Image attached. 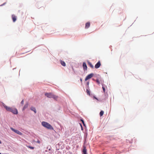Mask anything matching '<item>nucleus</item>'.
Segmentation results:
<instances>
[{"label":"nucleus","mask_w":154,"mask_h":154,"mask_svg":"<svg viewBox=\"0 0 154 154\" xmlns=\"http://www.w3.org/2000/svg\"><path fill=\"white\" fill-rule=\"evenodd\" d=\"M12 18L13 22H15L17 20L16 17L15 15L13 14L12 15Z\"/></svg>","instance_id":"obj_9"},{"label":"nucleus","mask_w":154,"mask_h":154,"mask_svg":"<svg viewBox=\"0 0 154 154\" xmlns=\"http://www.w3.org/2000/svg\"><path fill=\"white\" fill-rule=\"evenodd\" d=\"M45 96L50 98H53L54 100H57L58 97L51 93H46L45 94Z\"/></svg>","instance_id":"obj_1"},{"label":"nucleus","mask_w":154,"mask_h":154,"mask_svg":"<svg viewBox=\"0 0 154 154\" xmlns=\"http://www.w3.org/2000/svg\"><path fill=\"white\" fill-rule=\"evenodd\" d=\"M23 100L21 102V104L23 105Z\"/></svg>","instance_id":"obj_22"},{"label":"nucleus","mask_w":154,"mask_h":154,"mask_svg":"<svg viewBox=\"0 0 154 154\" xmlns=\"http://www.w3.org/2000/svg\"><path fill=\"white\" fill-rule=\"evenodd\" d=\"M27 146L28 148H30V149H33L34 148V147L31 146Z\"/></svg>","instance_id":"obj_17"},{"label":"nucleus","mask_w":154,"mask_h":154,"mask_svg":"<svg viewBox=\"0 0 154 154\" xmlns=\"http://www.w3.org/2000/svg\"><path fill=\"white\" fill-rule=\"evenodd\" d=\"M95 81H96V82H97V83L98 84H100V81L98 79H97Z\"/></svg>","instance_id":"obj_18"},{"label":"nucleus","mask_w":154,"mask_h":154,"mask_svg":"<svg viewBox=\"0 0 154 154\" xmlns=\"http://www.w3.org/2000/svg\"><path fill=\"white\" fill-rule=\"evenodd\" d=\"M104 113V112L103 111H101L100 113V116H102Z\"/></svg>","instance_id":"obj_16"},{"label":"nucleus","mask_w":154,"mask_h":154,"mask_svg":"<svg viewBox=\"0 0 154 154\" xmlns=\"http://www.w3.org/2000/svg\"><path fill=\"white\" fill-rule=\"evenodd\" d=\"M3 106L5 108L6 110L8 111H10L11 110L12 108L10 107L6 106L5 104H3Z\"/></svg>","instance_id":"obj_6"},{"label":"nucleus","mask_w":154,"mask_h":154,"mask_svg":"<svg viewBox=\"0 0 154 154\" xmlns=\"http://www.w3.org/2000/svg\"><path fill=\"white\" fill-rule=\"evenodd\" d=\"M101 66V63L100 61H99L95 66V68L96 69L99 68Z\"/></svg>","instance_id":"obj_7"},{"label":"nucleus","mask_w":154,"mask_h":154,"mask_svg":"<svg viewBox=\"0 0 154 154\" xmlns=\"http://www.w3.org/2000/svg\"><path fill=\"white\" fill-rule=\"evenodd\" d=\"M80 81L81 82H82V78H81L80 79Z\"/></svg>","instance_id":"obj_24"},{"label":"nucleus","mask_w":154,"mask_h":154,"mask_svg":"<svg viewBox=\"0 0 154 154\" xmlns=\"http://www.w3.org/2000/svg\"><path fill=\"white\" fill-rule=\"evenodd\" d=\"M0 143H1V141L0 140Z\"/></svg>","instance_id":"obj_25"},{"label":"nucleus","mask_w":154,"mask_h":154,"mask_svg":"<svg viewBox=\"0 0 154 154\" xmlns=\"http://www.w3.org/2000/svg\"><path fill=\"white\" fill-rule=\"evenodd\" d=\"M82 150L83 154H87V150L86 149V147L85 146H84Z\"/></svg>","instance_id":"obj_8"},{"label":"nucleus","mask_w":154,"mask_h":154,"mask_svg":"<svg viewBox=\"0 0 154 154\" xmlns=\"http://www.w3.org/2000/svg\"><path fill=\"white\" fill-rule=\"evenodd\" d=\"M86 92L89 95H90V93L89 90H88V89H87Z\"/></svg>","instance_id":"obj_20"},{"label":"nucleus","mask_w":154,"mask_h":154,"mask_svg":"<svg viewBox=\"0 0 154 154\" xmlns=\"http://www.w3.org/2000/svg\"><path fill=\"white\" fill-rule=\"evenodd\" d=\"M81 121H82V123L84 125H85V124L84 123V122L83 120H81Z\"/></svg>","instance_id":"obj_21"},{"label":"nucleus","mask_w":154,"mask_h":154,"mask_svg":"<svg viewBox=\"0 0 154 154\" xmlns=\"http://www.w3.org/2000/svg\"><path fill=\"white\" fill-rule=\"evenodd\" d=\"M94 75L93 73H91L88 75L85 78V81H87L89 79L91 78Z\"/></svg>","instance_id":"obj_3"},{"label":"nucleus","mask_w":154,"mask_h":154,"mask_svg":"<svg viewBox=\"0 0 154 154\" xmlns=\"http://www.w3.org/2000/svg\"><path fill=\"white\" fill-rule=\"evenodd\" d=\"M28 106V103L26 104L23 107V110H24L26 108H27Z\"/></svg>","instance_id":"obj_15"},{"label":"nucleus","mask_w":154,"mask_h":154,"mask_svg":"<svg viewBox=\"0 0 154 154\" xmlns=\"http://www.w3.org/2000/svg\"><path fill=\"white\" fill-rule=\"evenodd\" d=\"M10 112H11L14 114H17L18 113L17 110L16 109H13L12 108Z\"/></svg>","instance_id":"obj_5"},{"label":"nucleus","mask_w":154,"mask_h":154,"mask_svg":"<svg viewBox=\"0 0 154 154\" xmlns=\"http://www.w3.org/2000/svg\"><path fill=\"white\" fill-rule=\"evenodd\" d=\"M60 63H61V64L63 66H66V63H65L64 61L61 60L60 61Z\"/></svg>","instance_id":"obj_14"},{"label":"nucleus","mask_w":154,"mask_h":154,"mask_svg":"<svg viewBox=\"0 0 154 154\" xmlns=\"http://www.w3.org/2000/svg\"><path fill=\"white\" fill-rule=\"evenodd\" d=\"M83 67L84 70H87V67L86 63L85 62L83 63Z\"/></svg>","instance_id":"obj_10"},{"label":"nucleus","mask_w":154,"mask_h":154,"mask_svg":"<svg viewBox=\"0 0 154 154\" xmlns=\"http://www.w3.org/2000/svg\"><path fill=\"white\" fill-rule=\"evenodd\" d=\"M11 129L12 131H14L16 133L20 135H22V133L21 132H20L19 131L17 130H15L12 128H11Z\"/></svg>","instance_id":"obj_4"},{"label":"nucleus","mask_w":154,"mask_h":154,"mask_svg":"<svg viewBox=\"0 0 154 154\" xmlns=\"http://www.w3.org/2000/svg\"><path fill=\"white\" fill-rule=\"evenodd\" d=\"M30 109L32 111H34L35 113H36V111L35 108L33 107H32Z\"/></svg>","instance_id":"obj_13"},{"label":"nucleus","mask_w":154,"mask_h":154,"mask_svg":"<svg viewBox=\"0 0 154 154\" xmlns=\"http://www.w3.org/2000/svg\"><path fill=\"white\" fill-rule=\"evenodd\" d=\"M42 124L44 127L47 128L48 129L51 130L53 129V128L51 126V125L47 122H42Z\"/></svg>","instance_id":"obj_2"},{"label":"nucleus","mask_w":154,"mask_h":154,"mask_svg":"<svg viewBox=\"0 0 154 154\" xmlns=\"http://www.w3.org/2000/svg\"><path fill=\"white\" fill-rule=\"evenodd\" d=\"M88 64L92 68H94V66L89 61H88Z\"/></svg>","instance_id":"obj_12"},{"label":"nucleus","mask_w":154,"mask_h":154,"mask_svg":"<svg viewBox=\"0 0 154 154\" xmlns=\"http://www.w3.org/2000/svg\"><path fill=\"white\" fill-rule=\"evenodd\" d=\"M36 142L38 143H40V140H38Z\"/></svg>","instance_id":"obj_23"},{"label":"nucleus","mask_w":154,"mask_h":154,"mask_svg":"<svg viewBox=\"0 0 154 154\" xmlns=\"http://www.w3.org/2000/svg\"><path fill=\"white\" fill-rule=\"evenodd\" d=\"M0 154H1V153H0Z\"/></svg>","instance_id":"obj_27"},{"label":"nucleus","mask_w":154,"mask_h":154,"mask_svg":"<svg viewBox=\"0 0 154 154\" xmlns=\"http://www.w3.org/2000/svg\"><path fill=\"white\" fill-rule=\"evenodd\" d=\"M90 22H87L86 24H85V29H88V28L90 26Z\"/></svg>","instance_id":"obj_11"},{"label":"nucleus","mask_w":154,"mask_h":154,"mask_svg":"<svg viewBox=\"0 0 154 154\" xmlns=\"http://www.w3.org/2000/svg\"><path fill=\"white\" fill-rule=\"evenodd\" d=\"M88 84H89V83H88Z\"/></svg>","instance_id":"obj_26"},{"label":"nucleus","mask_w":154,"mask_h":154,"mask_svg":"<svg viewBox=\"0 0 154 154\" xmlns=\"http://www.w3.org/2000/svg\"><path fill=\"white\" fill-rule=\"evenodd\" d=\"M102 88H103V92L104 93L105 92V88H104V87L103 86V85H102Z\"/></svg>","instance_id":"obj_19"}]
</instances>
